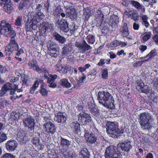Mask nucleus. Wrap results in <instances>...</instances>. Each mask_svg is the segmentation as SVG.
I'll return each instance as SVG.
<instances>
[{
    "mask_svg": "<svg viewBox=\"0 0 158 158\" xmlns=\"http://www.w3.org/2000/svg\"><path fill=\"white\" fill-rule=\"evenodd\" d=\"M29 68L30 69H33L35 70V69L39 66L37 64V62L36 60L32 59V60L29 61L27 64Z\"/></svg>",
    "mask_w": 158,
    "mask_h": 158,
    "instance_id": "nucleus-31",
    "label": "nucleus"
},
{
    "mask_svg": "<svg viewBox=\"0 0 158 158\" xmlns=\"http://www.w3.org/2000/svg\"><path fill=\"white\" fill-rule=\"evenodd\" d=\"M149 58L146 60H142L138 61L134 63L133 64V66L134 67H139L142 65L145 62L148 60Z\"/></svg>",
    "mask_w": 158,
    "mask_h": 158,
    "instance_id": "nucleus-43",
    "label": "nucleus"
},
{
    "mask_svg": "<svg viewBox=\"0 0 158 158\" xmlns=\"http://www.w3.org/2000/svg\"><path fill=\"white\" fill-rule=\"evenodd\" d=\"M24 126L28 127L30 131L33 130L35 126V120L31 117L25 118L23 120Z\"/></svg>",
    "mask_w": 158,
    "mask_h": 158,
    "instance_id": "nucleus-10",
    "label": "nucleus"
},
{
    "mask_svg": "<svg viewBox=\"0 0 158 158\" xmlns=\"http://www.w3.org/2000/svg\"><path fill=\"white\" fill-rule=\"evenodd\" d=\"M108 71L107 68H105L102 69V77L103 79H107L108 77Z\"/></svg>",
    "mask_w": 158,
    "mask_h": 158,
    "instance_id": "nucleus-41",
    "label": "nucleus"
},
{
    "mask_svg": "<svg viewBox=\"0 0 158 158\" xmlns=\"http://www.w3.org/2000/svg\"><path fill=\"white\" fill-rule=\"evenodd\" d=\"M52 35L54 39L60 43L63 44L66 41L65 38L60 35L57 32L55 31L52 33Z\"/></svg>",
    "mask_w": 158,
    "mask_h": 158,
    "instance_id": "nucleus-26",
    "label": "nucleus"
},
{
    "mask_svg": "<svg viewBox=\"0 0 158 158\" xmlns=\"http://www.w3.org/2000/svg\"><path fill=\"white\" fill-rule=\"evenodd\" d=\"M0 34L11 37L9 43L5 47L4 52L8 60H11V56L13 55L14 51L17 52L16 55L18 56L24 53L23 48H19V44L15 40V37L16 33L15 31L13 30L10 24L6 23L3 25H1Z\"/></svg>",
    "mask_w": 158,
    "mask_h": 158,
    "instance_id": "nucleus-1",
    "label": "nucleus"
},
{
    "mask_svg": "<svg viewBox=\"0 0 158 158\" xmlns=\"http://www.w3.org/2000/svg\"><path fill=\"white\" fill-rule=\"evenodd\" d=\"M78 120L79 122L83 123L85 124L87 123H89L91 122V117L90 114L85 113H80L79 115H78Z\"/></svg>",
    "mask_w": 158,
    "mask_h": 158,
    "instance_id": "nucleus-12",
    "label": "nucleus"
},
{
    "mask_svg": "<svg viewBox=\"0 0 158 158\" xmlns=\"http://www.w3.org/2000/svg\"><path fill=\"white\" fill-rule=\"evenodd\" d=\"M86 77L84 73H82L81 76L79 77L78 81L80 84H81L84 81Z\"/></svg>",
    "mask_w": 158,
    "mask_h": 158,
    "instance_id": "nucleus-52",
    "label": "nucleus"
},
{
    "mask_svg": "<svg viewBox=\"0 0 158 158\" xmlns=\"http://www.w3.org/2000/svg\"><path fill=\"white\" fill-rule=\"evenodd\" d=\"M151 32L148 33L146 32L142 37V40L144 42H145L148 40L151 37Z\"/></svg>",
    "mask_w": 158,
    "mask_h": 158,
    "instance_id": "nucleus-42",
    "label": "nucleus"
},
{
    "mask_svg": "<svg viewBox=\"0 0 158 158\" xmlns=\"http://www.w3.org/2000/svg\"><path fill=\"white\" fill-rule=\"evenodd\" d=\"M57 50H52L48 51V54L52 57H56L57 56Z\"/></svg>",
    "mask_w": 158,
    "mask_h": 158,
    "instance_id": "nucleus-49",
    "label": "nucleus"
},
{
    "mask_svg": "<svg viewBox=\"0 0 158 158\" xmlns=\"http://www.w3.org/2000/svg\"><path fill=\"white\" fill-rule=\"evenodd\" d=\"M156 52L155 49L154 50H152L151 52L148 54V56H150V58H151L152 57H154L155 56L157 53H156Z\"/></svg>",
    "mask_w": 158,
    "mask_h": 158,
    "instance_id": "nucleus-55",
    "label": "nucleus"
},
{
    "mask_svg": "<svg viewBox=\"0 0 158 158\" xmlns=\"http://www.w3.org/2000/svg\"><path fill=\"white\" fill-rule=\"evenodd\" d=\"M31 141L33 145L36 147H38L40 145V140L39 138L36 136L33 137Z\"/></svg>",
    "mask_w": 158,
    "mask_h": 158,
    "instance_id": "nucleus-39",
    "label": "nucleus"
},
{
    "mask_svg": "<svg viewBox=\"0 0 158 158\" xmlns=\"http://www.w3.org/2000/svg\"><path fill=\"white\" fill-rule=\"evenodd\" d=\"M44 127L46 128V131L48 134H53L56 131L55 125L51 122L45 123Z\"/></svg>",
    "mask_w": 158,
    "mask_h": 158,
    "instance_id": "nucleus-17",
    "label": "nucleus"
},
{
    "mask_svg": "<svg viewBox=\"0 0 158 158\" xmlns=\"http://www.w3.org/2000/svg\"><path fill=\"white\" fill-rule=\"evenodd\" d=\"M57 44L52 42L47 46L48 51L52 50H57Z\"/></svg>",
    "mask_w": 158,
    "mask_h": 158,
    "instance_id": "nucleus-40",
    "label": "nucleus"
},
{
    "mask_svg": "<svg viewBox=\"0 0 158 158\" xmlns=\"http://www.w3.org/2000/svg\"><path fill=\"white\" fill-rule=\"evenodd\" d=\"M109 53L110 55L109 56L110 59H114L116 58V54L115 53H114L113 52L110 51L109 52Z\"/></svg>",
    "mask_w": 158,
    "mask_h": 158,
    "instance_id": "nucleus-58",
    "label": "nucleus"
},
{
    "mask_svg": "<svg viewBox=\"0 0 158 158\" xmlns=\"http://www.w3.org/2000/svg\"><path fill=\"white\" fill-rule=\"evenodd\" d=\"M88 108L91 114L95 117H98L100 115L97 106L91 102H88Z\"/></svg>",
    "mask_w": 158,
    "mask_h": 158,
    "instance_id": "nucleus-13",
    "label": "nucleus"
},
{
    "mask_svg": "<svg viewBox=\"0 0 158 158\" xmlns=\"http://www.w3.org/2000/svg\"><path fill=\"white\" fill-rule=\"evenodd\" d=\"M60 84L62 86L67 88H70L71 86V84L68 81V80L66 78H63L60 80Z\"/></svg>",
    "mask_w": 158,
    "mask_h": 158,
    "instance_id": "nucleus-33",
    "label": "nucleus"
},
{
    "mask_svg": "<svg viewBox=\"0 0 158 158\" xmlns=\"http://www.w3.org/2000/svg\"><path fill=\"white\" fill-rule=\"evenodd\" d=\"M17 146V143L14 140H8L5 144L6 148L9 152H12L15 151L16 149Z\"/></svg>",
    "mask_w": 158,
    "mask_h": 158,
    "instance_id": "nucleus-11",
    "label": "nucleus"
},
{
    "mask_svg": "<svg viewBox=\"0 0 158 158\" xmlns=\"http://www.w3.org/2000/svg\"><path fill=\"white\" fill-rule=\"evenodd\" d=\"M132 0H125L123 1L122 2L123 5L126 7L128 6L129 4H131Z\"/></svg>",
    "mask_w": 158,
    "mask_h": 158,
    "instance_id": "nucleus-56",
    "label": "nucleus"
},
{
    "mask_svg": "<svg viewBox=\"0 0 158 158\" xmlns=\"http://www.w3.org/2000/svg\"><path fill=\"white\" fill-rule=\"evenodd\" d=\"M45 78L47 80V82L48 83L49 87L55 88L56 86V84L54 83L55 80L57 78V76L56 74L52 75L51 74H48V75L46 74L44 75Z\"/></svg>",
    "mask_w": 158,
    "mask_h": 158,
    "instance_id": "nucleus-9",
    "label": "nucleus"
},
{
    "mask_svg": "<svg viewBox=\"0 0 158 158\" xmlns=\"http://www.w3.org/2000/svg\"><path fill=\"white\" fill-rule=\"evenodd\" d=\"M106 59H101L99 62L98 63V65L101 66L103 64H104L105 63V61Z\"/></svg>",
    "mask_w": 158,
    "mask_h": 158,
    "instance_id": "nucleus-61",
    "label": "nucleus"
},
{
    "mask_svg": "<svg viewBox=\"0 0 158 158\" xmlns=\"http://www.w3.org/2000/svg\"><path fill=\"white\" fill-rule=\"evenodd\" d=\"M19 80V78L18 77H13L10 80V81L14 83Z\"/></svg>",
    "mask_w": 158,
    "mask_h": 158,
    "instance_id": "nucleus-64",
    "label": "nucleus"
},
{
    "mask_svg": "<svg viewBox=\"0 0 158 158\" xmlns=\"http://www.w3.org/2000/svg\"><path fill=\"white\" fill-rule=\"evenodd\" d=\"M136 88L139 91L146 94H148L150 91L148 86V85H145L144 83L141 81L137 82Z\"/></svg>",
    "mask_w": 158,
    "mask_h": 158,
    "instance_id": "nucleus-14",
    "label": "nucleus"
},
{
    "mask_svg": "<svg viewBox=\"0 0 158 158\" xmlns=\"http://www.w3.org/2000/svg\"><path fill=\"white\" fill-rule=\"evenodd\" d=\"M87 141L91 143H95L97 140V136L95 134L93 133H90L85 136Z\"/></svg>",
    "mask_w": 158,
    "mask_h": 158,
    "instance_id": "nucleus-27",
    "label": "nucleus"
},
{
    "mask_svg": "<svg viewBox=\"0 0 158 158\" xmlns=\"http://www.w3.org/2000/svg\"><path fill=\"white\" fill-rule=\"evenodd\" d=\"M44 16L43 13L40 11L38 12L37 13H36L35 15L33 17L32 19L35 22V23L40 22V21L42 19L44 18Z\"/></svg>",
    "mask_w": 158,
    "mask_h": 158,
    "instance_id": "nucleus-30",
    "label": "nucleus"
},
{
    "mask_svg": "<svg viewBox=\"0 0 158 158\" xmlns=\"http://www.w3.org/2000/svg\"><path fill=\"white\" fill-rule=\"evenodd\" d=\"M22 85L24 86H29V80L27 77H24L22 78Z\"/></svg>",
    "mask_w": 158,
    "mask_h": 158,
    "instance_id": "nucleus-46",
    "label": "nucleus"
},
{
    "mask_svg": "<svg viewBox=\"0 0 158 158\" xmlns=\"http://www.w3.org/2000/svg\"><path fill=\"white\" fill-rule=\"evenodd\" d=\"M139 25L138 24L136 23H135L133 24V27L134 30H138L139 28Z\"/></svg>",
    "mask_w": 158,
    "mask_h": 158,
    "instance_id": "nucleus-60",
    "label": "nucleus"
},
{
    "mask_svg": "<svg viewBox=\"0 0 158 158\" xmlns=\"http://www.w3.org/2000/svg\"><path fill=\"white\" fill-rule=\"evenodd\" d=\"M2 158H15V156L12 154L6 153L4 154Z\"/></svg>",
    "mask_w": 158,
    "mask_h": 158,
    "instance_id": "nucleus-54",
    "label": "nucleus"
},
{
    "mask_svg": "<svg viewBox=\"0 0 158 158\" xmlns=\"http://www.w3.org/2000/svg\"><path fill=\"white\" fill-rule=\"evenodd\" d=\"M131 4L135 8L138 9H141L143 12L145 11V9L144 6H142L138 2L132 0L131 2Z\"/></svg>",
    "mask_w": 158,
    "mask_h": 158,
    "instance_id": "nucleus-32",
    "label": "nucleus"
},
{
    "mask_svg": "<svg viewBox=\"0 0 158 158\" xmlns=\"http://www.w3.org/2000/svg\"><path fill=\"white\" fill-rule=\"evenodd\" d=\"M12 87L13 85L12 83H8L4 84L0 91V96L4 95L7 91L9 90Z\"/></svg>",
    "mask_w": 158,
    "mask_h": 158,
    "instance_id": "nucleus-23",
    "label": "nucleus"
},
{
    "mask_svg": "<svg viewBox=\"0 0 158 158\" xmlns=\"http://www.w3.org/2000/svg\"><path fill=\"white\" fill-rule=\"evenodd\" d=\"M63 11V9L61 8V6L59 5L56 7L54 9L53 14L56 18L59 17L61 12Z\"/></svg>",
    "mask_w": 158,
    "mask_h": 158,
    "instance_id": "nucleus-35",
    "label": "nucleus"
},
{
    "mask_svg": "<svg viewBox=\"0 0 158 158\" xmlns=\"http://www.w3.org/2000/svg\"><path fill=\"white\" fill-rule=\"evenodd\" d=\"M39 85V82L38 81V80H36L34 82V84L33 85L32 87L35 88V89H37Z\"/></svg>",
    "mask_w": 158,
    "mask_h": 158,
    "instance_id": "nucleus-62",
    "label": "nucleus"
},
{
    "mask_svg": "<svg viewBox=\"0 0 158 158\" xmlns=\"http://www.w3.org/2000/svg\"><path fill=\"white\" fill-rule=\"evenodd\" d=\"M75 46L82 54H84L86 51L92 48V47L88 44L85 40H84L81 43L76 42Z\"/></svg>",
    "mask_w": 158,
    "mask_h": 158,
    "instance_id": "nucleus-8",
    "label": "nucleus"
},
{
    "mask_svg": "<svg viewBox=\"0 0 158 158\" xmlns=\"http://www.w3.org/2000/svg\"><path fill=\"white\" fill-rule=\"evenodd\" d=\"M147 49V46L146 45H141L139 47V49L142 52H144Z\"/></svg>",
    "mask_w": 158,
    "mask_h": 158,
    "instance_id": "nucleus-59",
    "label": "nucleus"
},
{
    "mask_svg": "<svg viewBox=\"0 0 158 158\" xmlns=\"http://www.w3.org/2000/svg\"><path fill=\"white\" fill-rule=\"evenodd\" d=\"M36 72H37L39 73H43L44 74H46V73H48V71L45 69L42 68H40L39 66L37 67V68L35 69V70Z\"/></svg>",
    "mask_w": 158,
    "mask_h": 158,
    "instance_id": "nucleus-45",
    "label": "nucleus"
},
{
    "mask_svg": "<svg viewBox=\"0 0 158 158\" xmlns=\"http://www.w3.org/2000/svg\"><path fill=\"white\" fill-rule=\"evenodd\" d=\"M119 23L118 17L117 15H112L110 18V24L112 27L117 26Z\"/></svg>",
    "mask_w": 158,
    "mask_h": 158,
    "instance_id": "nucleus-28",
    "label": "nucleus"
},
{
    "mask_svg": "<svg viewBox=\"0 0 158 158\" xmlns=\"http://www.w3.org/2000/svg\"><path fill=\"white\" fill-rule=\"evenodd\" d=\"M83 15L86 20H88L90 16V11L88 7L84 8L83 10Z\"/></svg>",
    "mask_w": 158,
    "mask_h": 158,
    "instance_id": "nucleus-38",
    "label": "nucleus"
},
{
    "mask_svg": "<svg viewBox=\"0 0 158 158\" xmlns=\"http://www.w3.org/2000/svg\"><path fill=\"white\" fill-rule=\"evenodd\" d=\"M69 127L75 134H78L81 132L80 125L77 121L73 122L70 123Z\"/></svg>",
    "mask_w": 158,
    "mask_h": 158,
    "instance_id": "nucleus-18",
    "label": "nucleus"
},
{
    "mask_svg": "<svg viewBox=\"0 0 158 158\" xmlns=\"http://www.w3.org/2000/svg\"><path fill=\"white\" fill-rule=\"evenodd\" d=\"M86 39L88 43L92 44H94L95 41L94 36L91 34H89L87 36Z\"/></svg>",
    "mask_w": 158,
    "mask_h": 158,
    "instance_id": "nucleus-37",
    "label": "nucleus"
},
{
    "mask_svg": "<svg viewBox=\"0 0 158 158\" xmlns=\"http://www.w3.org/2000/svg\"><path fill=\"white\" fill-rule=\"evenodd\" d=\"M89 152L86 148H83L80 152L81 158H89Z\"/></svg>",
    "mask_w": 158,
    "mask_h": 158,
    "instance_id": "nucleus-36",
    "label": "nucleus"
},
{
    "mask_svg": "<svg viewBox=\"0 0 158 158\" xmlns=\"http://www.w3.org/2000/svg\"><path fill=\"white\" fill-rule=\"evenodd\" d=\"M54 120L58 123H64L66 120V117L64 113L59 112L55 114Z\"/></svg>",
    "mask_w": 158,
    "mask_h": 158,
    "instance_id": "nucleus-20",
    "label": "nucleus"
},
{
    "mask_svg": "<svg viewBox=\"0 0 158 158\" xmlns=\"http://www.w3.org/2000/svg\"><path fill=\"white\" fill-rule=\"evenodd\" d=\"M70 67L66 66L63 69V73H64L66 74L67 73L69 72L70 70Z\"/></svg>",
    "mask_w": 158,
    "mask_h": 158,
    "instance_id": "nucleus-57",
    "label": "nucleus"
},
{
    "mask_svg": "<svg viewBox=\"0 0 158 158\" xmlns=\"http://www.w3.org/2000/svg\"><path fill=\"white\" fill-rule=\"evenodd\" d=\"M58 24V28L61 31L65 32H67L69 31L68 23L64 19L60 20H58L56 22Z\"/></svg>",
    "mask_w": 158,
    "mask_h": 158,
    "instance_id": "nucleus-15",
    "label": "nucleus"
},
{
    "mask_svg": "<svg viewBox=\"0 0 158 158\" xmlns=\"http://www.w3.org/2000/svg\"><path fill=\"white\" fill-rule=\"evenodd\" d=\"M98 100L100 103L109 110L115 108L114 101L113 96L109 92L104 91L98 93Z\"/></svg>",
    "mask_w": 158,
    "mask_h": 158,
    "instance_id": "nucleus-2",
    "label": "nucleus"
},
{
    "mask_svg": "<svg viewBox=\"0 0 158 158\" xmlns=\"http://www.w3.org/2000/svg\"><path fill=\"white\" fill-rule=\"evenodd\" d=\"M153 39L156 43L158 45V35H155L153 37Z\"/></svg>",
    "mask_w": 158,
    "mask_h": 158,
    "instance_id": "nucleus-63",
    "label": "nucleus"
},
{
    "mask_svg": "<svg viewBox=\"0 0 158 158\" xmlns=\"http://www.w3.org/2000/svg\"><path fill=\"white\" fill-rule=\"evenodd\" d=\"M67 3L68 6H64L66 8L67 14L68 16L71 19H75L77 16V14L75 9L74 8L73 6H70L71 4L68 2H65V4Z\"/></svg>",
    "mask_w": 158,
    "mask_h": 158,
    "instance_id": "nucleus-7",
    "label": "nucleus"
},
{
    "mask_svg": "<svg viewBox=\"0 0 158 158\" xmlns=\"http://www.w3.org/2000/svg\"><path fill=\"white\" fill-rule=\"evenodd\" d=\"M48 28V24L47 22H43L40 24L39 30L41 33L46 34V31Z\"/></svg>",
    "mask_w": 158,
    "mask_h": 158,
    "instance_id": "nucleus-29",
    "label": "nucleus"
},
{
    "mask_svg": "<svg viewBox=\"0 0 158 158\" xmlns=\"http://www.w3.org/2000/svg\"><path fill=\"white\" fill-rule=\"evenodd\" d=\"M132 145L128 140L121 141L117 145L118 148L123 152L125 156H127L129 152L131 149Z\"/></svg>",
    "mask_w": 158,
    "mask_h": 158,
    "instance_id": "nucleus-5",
    "label": "nucleus"
},
{
    "mask_svg": "<svg viewBox=\"0 0 158 158\" xmlns=\"http://www.w3.org/2000/svg\"><path fill=\"white\" fill-rule=\"evenodd\" d=\"M127 25V24L125 23L120 29L119 34L122 36L124 37H127L129 35L130 32Z\"/></svg>",
    "mask_w": 158,
    "mask_h": 158,
    "instance_id": "nucleus-22",
    "label": "nucleus"
},
{
    "mask_svg": "<svg viewBox=\"0 0 158 158\" xmlns=\"http://www.w3.org/2000/svg\"><path fill=\"white\" fill-rule=\"evenodd\" d=\"M151 116L148 113L143 112L139 115L138 120L141 126L146 129H148L151 127Z\"/></svg>",
    "mask_w": 158,
    "mask_h": 158,
    "instance_id": "nucleus-4",
    "label": "nucleus"
},
{
    "mask_svg": "<svg viewBox=\"0 0 158 158\" xmlns=\"http://www.w3.org/2000/svg\"><path fill=\"white\" fill-rule=\"evenodd\" d=\"M70 142L68 140L61 137L60 146L64 151L67 150L70 145Z\"/></svg>",
    "mask_w": 158,
    "mask_h": 158,
    "instance_id": "nucleus-25",
    "label": "nucleus"
},
{
    "mask_svg": "<svg viewBox=\"0 0 158 158\" xmlns=\"http://www.w3.org/2000/svg\"><path fill=\"white\" fill-rule=\"evenodd\" d=\"M22 21V18L21 16H19L15 20V25L17 26H20L21 25Z\"/></svg>",
    "mask_w": 158,
    "mask_h": 158,
    "instance_id": "nucleus-47",
    "label": "nucleus"
},
{
    "mask_svg": "<svg viewBox=\"0 0 158 158\" xmlns=\"http://www.w3.org/2000/svg\"><path fill=\"white\" fill-rule=\"evenodd\" d=\"M30 3V0H21L19 4L18 9L20 10H23L24 7L28 5Z\"/></svg>",
    "mask_w": 158,
    "mask_h": 158,
    "instance_id": "nucleus-34",
    "label": "nucleus"
},
{
    "mask_svg": "<svg viewBox=\"0 0 158 158\" xmlns=\"http://www.w3.org/2000/svg\"><path fill=\"white\" fill-rule=\"evenodd\" d=\"M129 17H131L132 19L135 21H138L139 18V16L138 13L134 12L132 13L131 16H128Z\"/></svg>",
    "mask_w": 158,
    "mask_h": 158,
    "instance_id": "nucleus-48",
    "label": "nucleus"
},
{
    "mask_svg": "<svg viewBox=\"0 0 158 158\" xmlns=\"http://www.w3.org/2000/svg\"><path fill=\"white\" fill-rule=\"evenodd\" d=\"M7 139L6 135L3 132H0V143L6 140Z\"/></svg>",
    "mask_w": 158,
    "mask_h": 158,
    "instance_id": "nucleus-50",
    "label": "nucleus"
},
{
    "mask_svg": "<svg viewBox=\"0 0 158 158\" xmlns=\"http://www.w3.org/2000/svg\"><path fill=\"white\" fill-rule=\"evenodd\" d=\"M117 148L113 145L110 146L106 148L105 153V158H111L113 154L115 152Z\"/></svg>",
    "mask_w": 158,
    "mask_h": 158,
    "instance_id": "nucleus-19",
    "label": "nucleus"
},
{
    "mask_svg": "<svg viewBox=\"0 0 158 158\" xmlns=\"http://www.w3.org/2000/svg\"><path fill=\"white\" fill-rule=\"evenodd\" d=\"M109 46L110 47H116L119 46V41L115 40L113 41L111 43L108 44Z\"/></svg>",
    "mask_w": 158,
    "mask_h": 158,
    "instance_id": "nucleus-44",
    "label": "nucleus"
},
{
    "mask_svg": "<svg viewBox=\"0 0 158 158\" xmlns=\"http://www.w3.org/2000/svg\"><path fill=\"white\" fill-rule=\"evenodd\" d=\"M97 20V22H99L97 24V26H98L101 29L102 32L104 33H106L108 30V29L107 27H103L102 25L104 21V15H103L100 12L99 15L98 16V18L96 19Z\"/></svg>",
    "mask_w": 158,
    "mask_h": 158,
    "instance_id": "nucleus-16",
    "label": "nucleus"
},
{
    "mask_svg": "<svg viewBox=\"0 0 158 158\" xmlns=\"http://www.w3.org/2000/svg\"><path fill=\"white\" fill-rule=\"evenodd\" d=\"M3 8L4 12L9 14H10L14 11L11 2L4 3Z\"/></svg>",
    "mask_w": 158,
    "mask_h": 158,
    "instance_id": "nucleus-21",
    "label": "nucleus"
},
{
    "mask_svg": "<svg viewBox=\"0 0 158 158\" xmlns=\"http://www.w3.org/2000/svg\"><path fill=\"white\" fill-rule=\"evenodd\" d=\"M40 92L43 96H47L48 95V90L45 89H40Z\"/></svg>",
    "mask_w": 158,
    "mask_h": 158,
    "instance_id": "nucleus-53",
    "label": "nucleus"
},
{
    "mask_svg": "<svg viewBox=\"0 0 158 158\" xmlns=\"http://www.w3.org/2000/svg\"><path fill=\"white\" fill-rule=\"evenodd\" d=\"M36 23L35 22L33 19H31L29 21L28 20L27 22L25 23V29L27 32L31 31L32 29L35 30V27Z\"/></svg>",
    "mask_w": 158,
    "mask_h": 158,
    "instance_id": "nucleus-24",
    "label": "nucleus"
},
{
    "mask_svg": "<svg viewBox=\"0 0 158 158\" xmlns=\"http://www.w3.org/2000/svg\"><path fill=\"white\" fill-rule=\"evenodd\" d=\"M74 50L72 44L70 42L64 45L62 48V55L68 56L69 60H72L73 58V56L72 54L73 53Z\"/></svg>",
    "mask_w": 158,
    "mask_h": 158,
    "instance_id": "nucleus-6",
    "label": "nucleus"
},
{
    "mask_svg": "<svg viewBox=\"0 0 158 158\" xmlns=\"http://www.w3.org/2000/svg\"><path fill=\"white\" fill-rule=\"evenodd\" d=\"M106 129L107 134L114 138H118L124 133V130L120 131L114 122L107 121L106 124Z\"/></svg>",
    "mask_w": 158,
    "mask_h": 158,
    "instance_id": "nucleus-3",
    "label": "nucleus"
},
{
    "mask_svg": "<svg viewBox=\"0 0 158 158\" xmlns=\"http://www.w3.org/2000/svg\"><path fill=\"white\" fill-rule=\"evenodd\" d=\"M120 152L117 148L115 150V152L113 154L111 158H120Z\"/></svg>",
    "mask_w": 158,
    "mask_h": 158,
    "instance_id": "nucleus-51",
    "label": "nucleus"
}]
</instances>
